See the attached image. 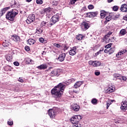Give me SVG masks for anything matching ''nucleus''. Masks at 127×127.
<instances>
[{
	"label": "nucleus",
	"instance_id": "1",
	"mask_svg": "<svg viewBox=\"0 0 127 127\" xmlns=\"http://www.w3.org/2000/svg\"><path fill=\"white\" fill-rule=\"evenodd\" d=\"M65 87L64 84L60 83L51 90V93L54 98H56V101H60V98L63 94V91H64Z\"/></svg>",
	"mask_w": 127,
	"mask_h": 127
},
{
	"label": "nucleus",
	"instance_id": "2",
	"mask_svg": "<svg viewBox=\"0 0 127 127\" xmlns=\"http://www.w3.org/2000/svg\"><path fill=\"white\" fill-rule=\"evenodd\" d=\"M82 117L80 115H75L73 116L70 119L71 124H73V127H81V125L79 124V121H80Z\"/></svg>",
	"mask_w": 127,
	"mask_h": 127
},
{
	"label": "nucleus",
	"instance_id": "3",
	"mask_svg": "<svg viewBox=\"0 0 127 127\" xmlns=\"http://www.w3.org/2000/svg\"><path fill=\"white\" fill-rule=\"evenodd\" d=\"M17 14H18V10L16 9H13L11 11L7 13L6 18L11 21H13L15 15H17Z\"/></svg>",
	"mask_w": 127,
	"mask_h": 127
},
{
	"label": "nucleus",
	"instance_id": "4",
	"mask_svg": "<svg viewBox=\"0 0 127 127\" xmlns=\"http://www.w3.org/2000/svg\"><path fill=\"white\" fill-rule=\"evenodd\" d=\"M113 32H109L103 38L102 41V42H105V43H109V42H111V39L109 38L110 36L112 35Z\"/></svg>",
	"mask_w": 127,
	"mask_h": 127
},
{
	"label": "nucleus",
	"instance_id": "5",
	"mask_svg": "<svg viewBox=\"0 0 127 127\" xmlns=\"http://www.w3.org/2000/svg\"><path fill=\"white\" fill-rule=\"evenodd\" d=\"M34 20H35V15L32 14L29 15L26 20V22L28 24H30V23L33 22Z\"/></svg>",
	"mask_w": 127,
	"mask_h": 127
},
{
	"label": "nucleus",
	"instance_id": "6",
	"mask_svg": "<svg viewBox=\"0 0 127 127\" xmlns=\"http://www.w3.org/2000/svg\"><path fill=\"white\" fill-rule=\"evenodd\" d=\"M51 22H52V23H51V25H53V24H55L56 22H58V21H59V16H58V15H54L52 17L51 19Z\"/></svg>",
	"mask_w": 127,
	"mask_h": 127
},
{
	"label": "nucleus",
	"instance_id": "7",
	"mask_svg": "<svg viewBox=\"0 0 127 127\" xmlns=\"http://www.w3.org/2000/svg\"><path fill=\"white\" fill-rule=\"evenodd\" d=\"M115 91V87L114 86L110 85L106 87L105 90V92L107 93V94H110V93H113Z\"/></svg>",
	"mask_w": 127,
	"mask_h": 127
},
{
	"label": "nucleus",
	"instance_id": "8",
	"mask_svg": "<svg viewBox=\"0 0 127 127\" xmlns=\"http://www.w3.org/2000/svg\"><path fill=\"white\" fill-rule=\"evenodd\" d=\"M77 48L76 47H73L72 48H70V50L69 51V54L71 56H74L77 53Z\"/></svg>",
	"mask_w": 127,
	"mask_h": 127
},
{
	"label": "nucleus",
	"instance_id": "9",
	"mask_svg": "<svg viewBox=\"0 0 127 127\" xmlns=\"http://www.w3.org/2000/svg\"><path fill=\"white\" fill-rule=\"evenodd\" d=\"M48 115L50 117L51 119H54V118H55V116H56V113L54 112V110L49 109L48 111Z\"/></svg>",
	"mask_w": 127,
	"mask_h": 127
},
{
	"label": "nucleus",
	"instance_id": "10",
	"mask_svg": "<svg viewBox=\"0 0 127 127\" xmlns=\"http://www.w3.org/2000/svg\"><path fill=\"white\" fill-rule=\"evenodd\" d=\"M71 110L74 112H78L80 110V106L77 104H73L71 106Z\"/></svg>",
	"mask_w": 127,
	"mask_h": 127
},
{
	"label": "nucleus",
	"instance_id": "11",
	"mask_svg": "<svg viewBox=\"0 0 127 127\" xmlns=\"http://www.w3.org/2000/svg\"><path fill=\"white\" fill-rule=\"evenodd\" d=\"M65 57H66V54L63 53V54L60 55L57 60H58L59 61H60V62H63V61H64V60H65Z\"/></svg>",
	"mask_w": 127,
	"mask_h": 127
},
{
	"label": "nucleus",
	"instance_id": "12",
	"mask_svg": "<svg viewBox=\"0 0 127 127\" xmlns=\"http://www.w3.org/2000/svg\"><path fill=\"white\" fill-rule=\"evenodd\" d=\"M90 27V26H89V23L83 22L81 24V28L83 30H87Z\"/></svg>",
	"mask_w": 127,
	"mask_h": 127
},
{
	"label": "nucleus",
	"instance_id": "13",
	"mask_svg": "<svg viewBox=\"0 0 127 127\" xmlns=\"http://www.w3.org/2000/svg\"><path fill=\"white\" fill-rule=\"evenodd\" d=\"M120 10L122 12H127V4H123L121 5L120 7Z\"/></svg>",
	"mask_w": 127,
	"mask_h": 127
},
{
	"label": "nucleus",
	"instance_id": "14",
	"mask_svg": "<svg viewBox=\"0 0 127 127\" xmlns=\"http://www.w3.org/2000/svg\"><path fill=\"white\" fill-rule=\"evenodd\" d=\"M121 109V110H127V100H124L122 102Z\"/></svg>",
	"mask_w": 127,
	"mask_h": 127
},
{
	"label": "nucleus",
	"instance_id": "15",
	"mask_svg": "<svg viewBox=\"0 0 127 127\" xmlns=\"http://www.w3.org/2000/svg\"><path fill=\"white\" fill-rule=\"evenodd\" d=\"M12 39L15 41V42H19V41H20V38L19 36L16 35H13L12 36Z\"/></svg>",
	"mask_w": 127,
	"mask_h": 127
},
{
	"label": "nucleus",
	"instance_id": "16",
	"mask_svg": "<svg viewBox=\"0 0 127 127\" xmlns=\"http://www.w3.org/2000/svg\"><path fill=\"white\" fill-rule=\"evenodd\" d=\"M83 83H84V81H79L76 82L74 85V87L75 89H77V88H79V87L81 86Z\"/></svg>",
	"mask_w": 127,
	"mask_h": 127
},
{
	"label": "nucleus",
	"instance_id": "17",
	"mask_svg": "<svg viewBox=\"0 0 127 127\" xmlns=\"http://www.w3.org/2000/svg\"><path fill=\"white\" fill-rule=\"evenodd\" d=\"M97 15L98 11L87 13V15L89 16V17H92V16H97Z\"/></svg>",
	"mask_w": 127,
	"mask_h": 127
},
{
	"label": "nucleus",
	"instance_id": "18",
	"mask_svg": "<svg viewBox=\"0 0 127 127\" xmlns=\"http://www.w3.org/2000/svg\"><path fill=\"white\" fill-rule=\"evenodd\" d=\"M27 44H29V45H33L34 43H35V40H34L33 39H29L28 40H27Z\"/></svg>",
	"mask_w": 127,
	"mask_h": 127
},
{
	"label": "nucleus",
	"instance_id": "19",
	"mask_svg": "<svg viewBox=\"0 0 127 127\" xmlns=\"http://www.w3.org/2000/svg\"><path fill=\"white\" fill-rule=\"evenodd\" d=\"M38 69H40V70H45V69H47V66L44 64H41L40 66L37 67Z\"/></svg>",
	"mask_w": 127,
	"mask_h": 127
},
{
	"label": "nucleus",
	"instance_id": "20",
	"mask_svg": "<svg viewBox=\"0 0 127 127\" xmlns=\"http://www.w3.org/2000/svg\"><path fill=\"white\" fill-rule=\"evenodd\" d=\"M36 33H38V34H41L42 32H43V28H38L36 30Z\"/></svg>",
	"mask_w": 127,
	"mask_h": 127
},
{
	"label": "nucleus",
	"instance_id": "21",
	"mask_svg": "<svg viewBox=\"0 0 127 127\" xmlns=\"http://www.w3.org/2000/svg\"><path fill=\"white\" fill-rule=\"evenodd\" d=\"M126 52H127V50L126 49H123L122 50H121L120 52H119L118 53V54L116 55L117 57H118V56H119V55H122V54H124V53H126Z\"/></svg>",
	"mask_w": 127,
	"mask_h": 127
},
{
	"label": "nucleus",
	"instance_id": "22",
	"mask_svg": "<svg viewBox=\"0 0 127 127\" xmlns=\"http://www.w3.org/2000/svg\"><path fill=\"white\" fill-rule=\"evenodd\" d=\"M58 74V72H57V70L55 69L51 71V75L52 77H54V76H56Z\"/></svg>",
	"mask_w": 127,
	"mask_h": 127
},
{
	"label": "nucleus",
	"instance_id": "23",
	"mask_svg": "<svg viewBox=\"0 0 127 127\" xmlns=\"http://www.w3.org/2000/svg\"><path fill=\"white\" fill-rule=\"evenodd\" d=\"M10 44V43L6 41V40L5 41V42H3L2 43V46L3 47H8V46Z\"/></svg>",
	"mask_w": 127,
	"mask_h": 127
},
{
	"label": "nucleus",
	"instance_id": "24",
	"mask_svg": "<svg viewBox=\"0 0 127 127\" xmlns=\"http://www.w3.org/2000/svg\"><path fill=\"white\" fill-rule=\"evenodd\" d=\"M100 16L101 18H104V17H106V11L105 10L101 11Z\"/></svg>",
	"mask_w": 127,
	"mask_h": 127
},
{
	"label": "nucleus",
	"instance_id": "25",
	"mask_svg": "<svg viewBox=\"0 0 127 127\" xmlns=\"http://www.w3.org/2000/svg\"><path fill=\"white\" fill-rule=\"evenodd\" d=\"M120 34H121L122 36L125 35V34H127V31L126 29H123L120 31Z\"/></svg>",
	"mask_w": 127,
	"mask_h": 127
},
{
	"label": "nucleus",
	"instance_id": "26",
	"mask_svg": "<svg viewBox=\"0 0 127 127\" xmlns=\"http://www.w3.org/2000/svg\"><path fill=\"white\" fill-rule=\"evenodd\" d=\"M6 59L7 61L10 62V61H11V60H12V56H11L10 55H7L6 56Z\"/></svg>",
	"mask_w": 127,
	"mask_h": 127
},
{
	"label": "nucleus",
	"instance_id": "27",
	"mask_svg": "<svg viewBox=\"0 0 127 127\" xmlns=\"http://www.w3.org/2000/svg\"><path fill=\"white\" fill-rule=\"evenodd\" d=\"M101 65V62H98L97 61H94V65L95 67H99V66Z\"/></svg>",
	"mask_w": 127,
	"mask_h": 127
},
{
	"label": "nucleus",
	"instance_id": "28",
	"mask_svg": "<svg viewBox=\"0 0 127 127\" xmlns=\"http://www.w3.org/2000/svg\"><path fill=\"white\" fill-rule=\"evenodd\" d=\"M40 42H41V43H47V41L44 40V39L43 38H40L39 39Z\"/></svg>",
	"mask_w": 127,
	"mask_h": 127
},
{
	"label": "nucleus",
	"instance_id": "29",
	"mask_svg": "<svg viewBox=\"0 0 127 127\" xmlns=\"http://www.w3.org/2000/svg\"><path fill=\"white\" fill-rule=\"evenodd\" d=\"M5 11H6V8H3L2 9L1 11V12L0 13V16H2L4 13H5Z\"/></svg>",
	"mask_w": 127,
	"mask_h": 127
},
{
	"label": "nucleus",
	"instance_id": "30",
	"mask_svg": "<svg viewBox=\"0 0 127 127\" xmlns=\"http://www.w3.org/2000/svg\"><path fill=\"white\" fill-rule=\"evenodd\" d=\"M51 10H52V8H51V7L46 8L44 9L45 12H50Z\"/></svg>",
	"mask_w": 127,
	"mask_h": 127
},
{
	"label": "nucleus",
	"instance_id": "31",
	"mask_svg": "<svg viewBox=\"0 0 127 127\" xmlns=\"http://www.w3.org/2000/svg\"><path fill=\"white\" fill-rule=\"evenodd\" d=\"M115 52V48H111L109 50V54H113V53Z\"/></svg>",
	"mask_w": 127,
	"mask_h": 127
},
{
	"label": "nucleus",
	"instance_id": "32",
	"mask_svg": "<svg viewBox=\"0 0 127 127\" xmlns=\"http://www.w3.org/2000/svg\"><path fill=\"white\" fill-rule=\"evenodd\" d=\"M76 39L77 40H82V39H83V36L81 34L77 35Z\"/></svg>",
	"mask_w": 127,
	"mask_h": 127
},
{
	"label": "nucleus",
	"instance_id": "33",
	"mask_svg": "<svg viewBox=\"0 0 127 127\" xmlns=\"http://www.w3.org/2000/svg\"><path fill=\"white\" fill-rule=\"evenodd\" d=\"M112 19V17L109 15L108 16H107L106 17V20L105 22H108V21H110Z\"/></svg>",
	"mask_w": 127,
	"mask_h": 127
},
{
	"label": "nucleus",
	"instance_id": "34",
	"mask_svg": "<svg viewBox=\"0 0 127 127\" xmlns=\"http://www.w3.org/2000/svg\"><path fill=\"white\" fill-rule=\"evenodd\" d=\"M113 9L114 11H118V10H119V6L117 5L114 6Z\"/></svg>",
	"mask_w": 127,
	"mask_h": 127
},
{
	"label": "nucleus",
	"instance_id": "35",
	"mask_svg": "<svg viewBox=\"0 0 127 127\" xmlns=\"http://www.w3.org/2000/svg\"><path fill=\"white\" fill-rule=\"evenodd\" d=\"M36 3L37 4H42V3H43V0H36Z\"/></svg>",
	"mask_w": 127,
	"mask_h": 127
},
{
	"label": "nucleus",
	"instance_id": "36",
	"mask_svg": "<svg viewBox=\"0 0 127 127\" xmlns=\"http://www.w3.org/2000/svg\"><path fill=\"white\" fill-rule=\"evenodd\" d=\"M47 22L46 21H42L40 24L41 27H43V26H45L47 24Z\"/></svg>",
	"mask_w": 127,
	"mask_h": 127
},
{
	"label": "nucleus",
	"instance_id": "37",
	"mask_svg": "<svg viewBox=\"0 0 127 127\" xmlns=\"http://www.w3.org/2000/svg\"><path fill=\"white\" fill-rule=\"evenodd\" d=\"M114 77H115V78H118V79H120V77H121V74L119 73H115L114 74Z\"/></svg>",
	"mask_w": 127,
	"mask_h": 127
},
{
	"label": "nucleus",
	"instance_id": "38",
	"mask_svg": "<svg viewBox=\"0 0 127 127\" xmlns=\"http://www.w3.org/2000/svg\"><path fill=\"white\" fill-rule=\"evenodd\" d=\"M94 5L93 4H89L88 6V8L89 9H94Z\"/></svg>",
	"mask_w": 127,
	"mask_h": 127
},
{
	"label": "nucleus",
	"instance_id": "39",
	"mask_svg": "<svg viewBox=\"0 0 127 127\" xmlns=\"http://www.w3.org/2000/svg\"><path fill=\"white\" fill-rule=\"evenodd\" d=\"M97 99H93L91 101V103L93 104V105H96L97 104Z\"/></svg>",
	"mask_w": 127,
	"mask_h": 127
},
{
	"label": "nucleus",
	"instance_id": "40",
	"mask_svg": "<svg viewBox=\"0 0 127 127\" xmlns=\"http://www.w3.org/2000/svg\"><path fill=\"white\" fill-rule=\"evenodd\" d=\"M112 47V43H109L107 45L105 46V48L106 49H108L109 48H110V47Z\"/></svg>",
	"mask_w": 127,
	"mask_h": 127
},
{
	"label": "nucleus",
	"instance_id": "41",
	"mask_svg": "<svg viewBox=\"0 0 127 127\" xmlns=\"http://www.w3.org/2000/svg\"><path fill=\"white\" fill-rule=\"evenodd\" d=\"M95 61H90L88 62V64L90 65H92V66H94Z\"/></svg>",
	"mask_w": 127,
	"mask_h": 127
},
{
	"label": "nucleus",
	"instance_id": "42",
	"mask_svg": "<svg viewBox=\"0 0 127 127\" xmlns=\"http://www.w3.org/2000/svg\"><path fill=\"white\" fill-rule=\"evenodd\" d=\"M7 124L9 126H12V125H13V122L11 121H10V120H9L7 122Z\"/></svg>",
	"mask_w": 127,
	"mask_h": 127
},
{
	"label": "nucleus",
	"instance_id": "43",
	"mask_svg": "<svg viewBox=\"0 0 127 127\" xmlns=\"http://www.w3.org/2000/svg\"><path fill=\"white\" fill-rule=\"evenodd\" d=\"M25 50L26 51H27V52L30 51V48L28 46H26L25 47Z\"/></svg>",
	"mask_w": 127,
	"mask_h": 127
},
{
	"label": "nucleus",
	"instance_id": "44",
	"mask_svg": "<svg viewBox=\"0 0 127 127\" xmlns=\"http://www.w3.org/2000/svg\"><path fill=\"white\" fill-rule=\"evenodd\" d=\"M63 47H64V50H67L69 47H67V45L65 44L63 45Z\"/></svg>",
	"mask_w": 127,
	"mask_h": 127
},
{
	"label": "nucleus",
	"instance_id": "45",
	"mask_svg": "<svg viewBox=\"0 0 127 127\" xmlns=\"http://www.w3.org/2000/svg\"><path fill=\"white\" fill-rule=\"evenodd\" d=\"M75 81V79L74 78H71L68 80V82L69 83H73V82Z\"/></svg>",
	"mask_w": 127,
	"mask_h": 127
},
{
	"label": "nucleus",
	"instance_id": "46",
	"mask_svg": "<svg viewBox=\"0 0 127 127\" xmlns=\"http://www.w3.org/2000/svg\"><path fill=\"white\" fill-rule=\"evenodd\" d=\"M52 4L53 5H57L58 4V2H57V1H54L52 2Z\"/></svg>",
	"mask_w": 127,
	"mask_h": 127
},
{
	"label": "nucleus",
	"instance_id": "47",
	"mask_svg": "<svg viewBox=\"0 0 127 127\" xmlns=\"http://www.w3.org/2000/svg\"><path fill=\"white\" fill-rule=\"evenodd\" d=\"M54 46H55L56 47H57L58 48H60V44H54Z\"/></svg>",
	"mask_w": 127,
	"mask_h": 127
},
{
	"label": "nucleus",
	"instance_id": "48",
	"mask_svg": "<svg viewBox=\"0 0 127 127\" xmlns=\"http://www.w3.org/2000/svg\"><path fill=\"white\" fill-rule=\"evenodd\" d=\"M120 80H123V81H126L127 80V77L125 76H122L121 78H119Z\"/></svg>",
	"mask_w": 127,
	"mask_h": 127
},
{
	"label": "nucleus",
	"instance_id": "49",
	"mask_svg": "<svg viewBox=\"0 0 127 127\" xmlns=\"http://www.w3.org/2000/svg\"><path fill=\"white\" fill-rule=\"evenodd\" d=\"M13 64L15 66H19V63L18 62H14Z\"/></svg>",
	"mask_w": 127,
	"mask_h": 127
},
{
	"label": "nucleus",
	"instance_id": "50",
	"mask_svg": "<svg viewBox=\"0 0 127 127\" xmlns=\"http://www.w3.org/2000/svg\"><path fill=\"white\" fill-rule=\"evenodd\" d=\"M101 74V73L99 71H95V75L96 76H99Z\"/></svg>",
	"mask_w": 127,
	"mask_h": 127
},
{
	"label": "nucleus",
	"instance_id": "51",
	"mask_svg": "<svg viewBox=\"0 0 127 127\" xmlns=\"http://www.w3.org/2000/svg\"><path fill=\"white\" fill-rule=\"evenodd\" d=\"M19 82H20L21 83H23L24 81L23 79H22V78H19L18 79Z\"/></svg>",
	"mask_w": 127,
	"mask_h": 127
},
{
	"label": "nucleus",
	"instance_id": "52",
	"mask_svg": "<svg viewBox=\"0 0 127 127\" xmlns=\"http://www.w3.org/2000/svg\"><path fill=\"white\" fill-rule=\"evenodd\" d=\"M123 19H124V20H126V21H127V14L126 15L125 17H124Z\"/></svg>",
	"mask_w": 127,
	"mask_h": 127
},
{
	"label": "nucleus",
	"instance_id": "53",
	"mask_svg": "<svg viewBox=\"0 0 127 127\" xmlns=\"http://www.w3.org/2000/svg\"><path fill=\"white\" fill-rule=\"evenodd\" d=\"M110 105H111V104L109 103H107V107H106V109H109V107H110Z\"/></svg>",
	"mask_w": 127,
	"mask_h": 127
},
{
	"label": "nucleus",
	"instance_id": "54",
	"mask_svg": "<svg viewBox=\"0 0 127 127\" xmlns=\"http://www.w3.org/2000/svg\"><path fill=\"white\" fill-rule=\"evenodd\" d=\"M104 51V48H101L100 50L99 51V52L101 53V52Z\"/></svg>",
	"mask_w": 127,
	"mask_h": 127
},
{
	"label": "nucleus",
	"instance_id": "55",
	"mask_svg": "<svg viewBox=\"0 0 127 127\" xmlns=\"http://www.w3.org/2000/svg\"><path fill=\"white\" fill-rule=\"evenodd\" d=\"M99 54H101V53L99 51H98L96 53H95L96 56H98V55H99Z\"/></svg>",
	"mask_w": 127,
	"mask_h": 127
},
{
	"label": "nucleus",
	"instance_id": "56",
	"mask_svg": "<svg viewBox=\"0 0 127 127\" xmlns=\"http://www.w3.org/2000/svg\"><path fill=\"white\" fill-rule=\"evenodd\" d=\"M104 53H109V50H107V49L104 50Z\"/></svg>",
	"mask_w": 127,
	"mask_h": 127
},
{
	"label": "nucleus",
	"instance_id": "57",
	"mask_svg": "<svg viewBox=\"0 0 127 127\" xmlns=\"http://www.w3.org/2000/svg\"><path fill=\"white\" fill-rule=\"evenodd\" d=\"M28 63H30V62H31V61H32V60H31V59H29L28 60Z\"/></svg>",
	"mask_w": 127,
	"mask_h": 127
},
{
	"label": "nucleus",
	"instance_id": "58",
	"mask_svg": "<svg viewBox=\"0 0 127 127\" xmlns=\"http://www.w3.org/2000/svg\"><path fill=\"white\" fill-rule=\"evenodd\" d=\"M32 0H26V1H27V2H30V1H31Z\"/></svg>",
	"mask_w": 127,
	"mask_h": 127
},
{
	"label": "nucleus",
	"instance_id": "59",
	"mask_svg": "<svg viewBox=\"0 0 127 127\" xmlns=\"http://www.w3.org/2000/svg\"><path fill=\"white\" fill-rule=\"evenodd\" d=\"M114 0H108V2H112Z\"/></svg>",
	"mask_w": 127,
	"mask_h": 127
},
{
	"label": "nucleus",
	"instance_id": "60",
	"mask_svg": "<svg viewBox=\"0 0 127 127\" xmlns=\"http://www.w3.org/2000/svg\"><path fill=\"white\" fill-rule=\"evenodd\" d=\"M42 55H44V54H46V52H45V51H43V53H42Z\"/></svg>",
	"mask_w": 127,
	"mask_h": 127
},
{
	"label": "nucleus",
	"instance_id": "61",
	"mask_svg": "<svg viewBox=\"0 0 127 127\" xmlns=\"http://www.w3.org/2000/svg\"><path fill=\"white\" fill-rule=\"evenodd\" d=\"M11 69H12V68L11 67V69H9V71H11Z\"/></svg>",
	"mask_w": 127,
	"mask_h": 127
},
{
	"label": "nucleus",
	"instance_id": "62",
	"mask_svg": "<svg viewBox=\"0 0 127 127\" xmlns=\"http://www.w3.org/2000/svg\"><path fill=\"white\" fill-rule=\"evenodd\" d=\"M22 11H20V13H22Z\"/></svg>",
	"mask_w": 127,
	"mask_h": 127
}]
</instances>
